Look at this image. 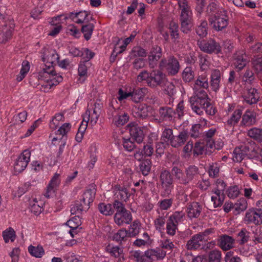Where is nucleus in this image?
<instances>
[{"label": "nucleus", "instance_id": "bb28decb", "mask_svg": "<svg viewBox=\"0 0 262 262\" xmlns=\"http://www.w3.org/2000/svg\"><path fill=\"white\" fill-rule=\"evenodd\" d=\"M147 92V89L145 88H137L130 92V100L138 103L143 100L145 94Z\"/></svg>", "mask_w": 262, "mask_h": 262}, {"label": "nucleus", "instance_id": "864d4df0", "mask_svg": "<svg viewBox=\"0 0 262 262\" xmlns=\"http://www.w3.org/2000/svg\"><path fill=\"white\" fill-rule=\"evenodd\" d=\"M98 209L102 214L105 215H110L114 213L112 205L110 204L100 203L98 205Z\"/></svg>", "mask_w": 262, "mask_h": 262}, {"label": "nucleus", "instance_id": "39448f33", "mask_svg": "<svg viewBox=\"0 0 262 262\" xmlns=\"http://www.w3.org/2000/svg\"><path fill=\"white\" fill-rule=\"evenodd\" d=\"M159 67L161 70H165L168 75L173 76L179 72L180 66L178 59L170 56L167 59H162L160 62Z\"/></svg>", "mask_w": 262, "mask_h": 262}, {"label": "nucleus", "instance_id": "9d476101", "mask_svg": "<svg viewBox=\"0 0 262 262\" xmlns=\"http://www.w3.org/2000/svg\"><path fill=\"white\" fill-rule=\"evenodd\" d=\"M235 239L230 236L223 234L219 236L217 241V246L224 251H227L234 248Z\"/></svg>", "mask_w": 262, "mask_h": 262}, {"label": "nucleus", "instance_id": "c85d7f7f", "mask_svg": "<svg viewBox=\"0 0 262 262\" xmlns=\"http://www.w3.org/2000/svg\"><path fill=\"white\" fill-rule=\"evenodd\" d=\"M152 108L150 106L145 104L140 105L138 107L135 108V117L141 119H145L148 116L149 112L151 110Z\"/></svg>", "mask_w": 262, "mask_h": 262}, {"label": "nucleus", "instance_id": "338daca9", "mask_svg": "<svg viewBox=\"0 0 262 262\" xmlns=\"http://www.w3.org/2000/svg\"><path fill=\"white\" fill-rule=\"evenodd\" d=\"M30 210L35 215L39 214L43 210L42 208L38 204L36 199L33 200L30 203Z\"/></svg>", "mask_w": 262, "mask_h": 262}, {"label": "nucleus", "instance_id": "4d7b16f0", "mask_svg": "<svg viewBox=\"0 0 262 262\" xmlns=\"http://www.w3.org/2000/svg\"><path fill=\"white\" fill-rule=\"evenodd\" d=\"M223 143H222L221 144H220L219 147H216L212 139H206V143L205 144V154L210 155L212 152L211 149L213 148L219 149L223 146Z\"/></svg>", "mask_w": 262, "mask_h": 262}, {"label": "nucleus", "instance_id": "6e6552de", "mask_svg": "<svg viewBox=\"0 0 262 262\" xmlns=\"http://www.w3.org/2000/svg\"><path fill=\"white\" fill-rule=\"evenodd\" d=\"M245 222L247 224L260 225L262 224V212L258 208L249 209L246 213Z\"/></svg>", "mask_w": 262, "mask_h": 262}, {"label": "nucleus", "instance_id": "6e6d98bb", "mask_svg": "<svg viewBox=\"0 0 262 262\" xmlns=\"http://www.w3.org/2000/svg\"><path fill=\"white\" fill-rule=\"evenodd\" d=\"M29 69L30 66L29 62L27 61H24L22 63V68L20 70L19 74L17 77V80L18 81H21L25 77Z\"/></svg>", "mask_w": 262, "mask_h": 262}, {"label": "nucleus", "instance_id": "ea45409f", "mask_svg": "<svg viewBox=\"0 0 262 262\" xmlns=\"http://www.w3.org/2000/svg\"><path fill=\"white\" fill-rule=\"evenodd\" d=\"M195 77V72L192 67H187L182 73V78L186 82L192 81Z\"/></svg>", "mask_w": 262, "mask_h": 262}, {"label": "nucleus", "instance_id": "37998d69", "mask_svg": "<svg viewBox=\"0 0 262 262\" xmlns=\"http://www.w3.org/2000/svg\"><path fill=\"white\" fill-rule=\"evenodd\" d=\"M28 251L30 254L35 257L40 258L45 253L44 250L42 246H33L30 245L28 247Z\"/></svg>", "mask_w": 262, "mask_h": 262}, {"label": "nucleus", "instance_id": "5fc2aeb1", "mask_svg": "<svg viewBox=\"0 0 262 262\" xmlns=\"http://www.w3.org/2000/svg\"><path fill=\"white\" fill-rule=\"evenodd\" d=\"M140 231V223L139 222L135 221L130 225L129 229L127 231L128 236L134 237L136 236Z\"/></svg>", "mask_w": 262, "mask_h": 262}, {"label": "nucleus", "instance_id": "a19ab883", "mask_svg": "<svg viewBox=\"0 0 262 262\" xmlns=\"http://www.w3.org/2000/svg\"><path fill=\"white\" fill-rule=\"evenodd\" d=\"M242 115V111L240 109L236 110L231 117L227 120V124L230 126H233L236 124Z\"/></svg>", "mask_w": 262, "mask_h": 262}, {"label": "nucleus", "instance_id": "f03ea898", "mask_svg": "<svg viewBox=\"0 0 262 262\" xmlns=\"http://www.w3.org/2000/svg\"><path fill=\"white\" fill-rule=\"evenodd\" d=\"M178 5L181 31L188 34L191 31L193 27V14L190 6L187 0H178Z\"/></svg>", "mask_w": 262, "mask_h": 262}, {"label": "nucleus", "instance_id": "f257e3e1", "mask_svg": "<svg viewBox=\"0 0 262 262\" xmlns=\"http://www.w3.org/2000/svg\"><path fill=\"white\" fill-rule=\"evenodd\" d=\"M42 58L44 62L47 60L49 63V65L46 64L45 65V67L42 68L40 73H42L45 77L49 78L47 80V83L43 84V86L45 89H50L53 86L57 85L62 81V77L56 73L53 66L54 64L58 62L59 57L55 51H52L49 55H46L43 53Z\"/></svg>", "mask_w": 262, "mask_h": 262}, {"label": "nucleus", "instance_id": "cd10ccee", "mask_svg": "<svg viewBox=\"0 0 262 262\" xmlns=\"http://www.w3.org/2000/svg\"><path fill=\"white\" fill-rule=\"evenodd\" d=\"M221 72L218 70H214L211 74L210 85L213 91L216 92L220 88Z\"/></svg>", "mask_w": 262, "mask_h": 262}, {"label": "nucleus", "instance_id": "c756f323", "mask_svg": "<svg viewBox=\"0 0 262 262\" xmlns=\"http://www.w3.org/2000/svg\"><path fill=\"white\" fill-rule=\"evenodd\" d=\"M107 251L117 259L115 262H123L124 258L123 249L119 247H107Z\"/></svg>", "mask_w": 262, "mask_h": 262}, {"label": "nucleus", "instance_id": "20e7f679", "mask_svg": "<svg viewBox=\"0 0 262 262\" xmlns=\"http://www.w3.org/2000/svg\"><path fill=\"white\" fill-rule=\"evenodd\" d=\"M185 213L182 211L174 212L171 215L166 222V233L170 236L176 234L178 230V226L183 221Z\"/></svg>", "mask_w": 262, "mask_h": 262}, {"label": "nucleus", "instance_id": "3c124183", "mask_svg": "<svg viewBox=\"0 0 262 262\" xmlns=\"http://www.w3.org/2000/svg\"><path fill=\"white\" fill-rule=\"evenodd\" d=\"M94 25L93 24H88L84 25L81 28V32L84 34V37L86 40L90 39L92 34Z\"/></svg>", "mask_w": 262, "mask_h": 262}, {"label": "nucleus", "instance_id": "4be33fe9", "mask_svg": "<svg viewBox=\"0 0 262 262\" xmlns=\"http://www.w3.org/2000/svg\"><path fill=\"white\" fill-rule=\"evenodd\" d=\"M248 62L247 56L245 52H238L234 55V65L239 71L242 70Z\"/></svg>", "mask_w": 262, "mask_h": 262}, {"label": "nucleus", "instance_id": "f8f14e48", "mask_svg": "<svg viewBox=\"0 0 262 262\" xmlns=\"http://www.w3.org/2000/svg\"><path fill=\"white\" fill-rule=\"evenodd\" d=\"M102 104L100 102H95L92 107L88 108L85 113H90V124L94 125L96 124L101 113Z\"/></svg>", "mask_w": 262, "mask_h": 262}, {"label": "nucleus", "instance_id": "9b49d317", "mask_svg": "<svg viewBox=\"0 0 262 262\" xmlns=\"http://www.w3.org/2000/svg\"><path fill=\"white\" fill-rule=\"evenodd\" d=\"M59 177L60 174L56 173L51 179L44 193L46 198H49L54 194L60 183Z\"/></svg>", "mask_w": 262, "mask_h": 262}, {"label": "nucleus", "instance_id": "a878e982", "mask_svg": "<svg viewBox=\"0 0 262 262\" xmlns=\"http://www.w3.org/2000/svg\"><path fill=\"white\" fill-rule=\"evenodd\" d=\"M202 211L201 206L197 202L189 204L187 208V214L189 218H198Z\"/></svg>", "mask_w": 262, "mask_h": 262}, {"label": "nucleus", "instance_id": "0e129e2a", "mask_svg": "<svg viewBox=\"0 0 262 262\" xmlns=\"http://www.w3.org/2000/svg\"><path fill=\"white\" fill-rule=\"evenodd\" d=\"M89 122L90 123V113L88 112L83 115V120L79 127L78 131L80 132V133H84Z\"/></svg>", "mask_w": 262, "mask_h": 262}, {"label": "nucleus", "instance_id": "13d9d810", "mask_svg": "<svg viewBox=\"0 0 262 262\" xmlns=\"http://www.w3.org/2000/svg\"><path fill=\"white\" fill-rule=\"evenodd\" d=\"M247 208V203L246 200L244 198L238 200L233 206V208H234V209L237 211V214L246 210Z\"/></svg>", "mask_w": 262, "mask_h": 262}, {"label": "nucleus", "instance_id": "ddd939ff", "mask_svg": "<svg viewBox=\"0 0 262 262\" xmlns=\"http://www.w3.org/2000/svg\"><path fill=\"white\" fill-rule=\"evenodd\" d=\"M165 80L164 75L161 72L159 71H153L150 73L148 85L153 88L157 87L158 85L162 86Z\"/></svg>", "mask_w": 262, "mask_h": 262}, {"label": "nucleus", "instance_id": "5701e85b", "mask_svg": "<svg viewBox=\"0 0 262 262\" xmlns=\"http://www.w3.org/2000/svg\"><path fill=\"white\" fill-rule=\"evenodd\" d=\"M244 100L249 104H253L257 103L259 96L257 90L255 88L248 89L246 93L244 96Z\"/></svg>", "mask_w": 262, "mask_h": 262}, {"label": "nucleus", "instance_id": "2eb2a0df", "mask_svg": "<svg viewBox=\"0 0 262 262\" xmlns=\"http://www.w3.org/2000/svg\"><path fill=\"white\" fill-rule=\"evenodd\" d=\"M129 134L132 140L135 141L138 144L141 143L144 139V135L141 128L137 125L129 124Z\"/></svg>", "mask_w": 262, "mask_h": 262}, {"label": "nucleus", "instance_id": "7c9ffc66", "mask_svg": "<svg viewBox=\"0 0 262 262\" xmlns=\"http://www.w3.org/2000/svg\"><path fill=\"white\" fill-rule=\"evenodd\" d=\"M251 65L255 74L258 77L262 73V57L259 55L254 56L251 60Z\"/></svg>", "mask_w": 262, "mask_h": 262}, {"label": "nucleus", "instance_id": "412c9836", "mask_svg": "<svg viewBox=\"0 0 262 262\" xmlns=\"http://www.w3.org/2000/svg\"><path fill=\"white\" fill-rule=\"evenodd\" d=\"M198 234H195L192 236L186 244V248L188 250H196L201 248L205 242Z\"/></svg>", "mask_w": 262, "mask_h": 262}, {"label": "nucleus", "instance_id": "774afa93", "mask_svg": "<svg viewBox=\"0 0 262 262\" xmlns=\"http://www.w3.org/2000/svg\"><path fill=\"white\" fill-rule=\"evenodd\" d=\"M13 30L14 25L10 26L9 28L6 27V28L3 30V33L2 34L3 42H6L11 38Z\"/></svg>", "mask_w": 262, "mask_h": 262}, {"label": "nucleus", "instance_id": "58836bf2", "mask_svg": "<svg viewBox=\"0 0 262 262\" xmlns=\"http://www.w3.org/2000/svg\"><path fill=\"white\" fill-rule=\"evenodd\" d=\"M209 86L208 78L206 75L199 76L194 84V90H197L200 88L207 89Z\"/></svg>", "mask_w": 262, "mask_h": 262}, {"label": "nucleus", "instance_id": "dca6fc26", "mask_svg": "<svg viewBox=\"0 0 262 262\" xmlns=\"http://www.w3.org/2000/svg\"><path fill=\"white\" fill-rule=\"evenodd\" d=\"M199 174V169L194 165L189 166L185 170L183 176V185H187Z\"/></svg>", "mask_w": 262, "mask_h": 262}, {"label": "nucleus", "instance_id": "49530a36", "mask_svg": "<svg viewBox=\"0 0 262 262\" xmlns=\"http://www.w3.org/2000/svg\"><path fill=\"white\" fill-rule=\"evenodd\" d=\"M250 233L245 228L242 229L237 234V239L240 245H243L247 243L249 238Z\"/></svg>", "mask_w": 262, "mask_h": 262}, {"label": "nucleus", "instance_id": "6ab92c4d", "mask_svg": "<svg viewBox=\"0 0 262 262\" xmlns=\"http://www.w3.org/2000/svg\"><path fill=\"white\" fill-rule=\"evenodd\" d=\"M255 113L250 110H247L242 118L241 125L244 126H250L256 123Z\"/></svg>", "mask_w": 262, "mask_h": 262}, {"label": "nucleus", "instance_id": "4468645a", "mask_svg": "<svg viewBox=\"0 0 262 262\" xmlns=\"http://www.w3.org/2000/svg\"><path fill=\"white\" fill-rule=\"evenodd\" d=\"M162 56V49L158 46H152L148 54L149 66L154 68Z\"/></svg>", "mask_w": 262, "mask_h": 262}, {"label": "nucleus", "instance_id": "c9c22d12", "mask_svg": "<svg viewBox=\"0 0 262 262\" xmlns=\"http://www.w3.org/2000/svg\"><path fill=\"white\" fill-rule=\"evenodd\" d=\"M169 29L170 36L175 43L179 42L180 34L178 24L174 21H171L169 25Z\"/></svg>", "mask_w": 262, "mask_h": 262}, {"label": "nucleus", "instance_id": "c03bdc74", "mask_svg": "<svg viewBox=\"0 0 262 262\" xmlns=\"http://www.w3.org/2000/svg\"><path fill=\"white\" fill-rule=\"evenodd\" d=\"M3 236L5 243H7L10 240L11 242H14L16 234L14 229L11 227L3 232Z\"/></svg>", "mask_w": 262, "mask_h": 262}, {"label": "nucleus", "instance_id": "e2e57ef3", "mask_svg": "<svg viewBox=\"0 0 262 262\" xmlns=\"http://www.w3.org/2000/svg\"><path fill=\"white\" fill-rule=\"evenodd\" d=\"M207 23L205 20L202 21L201 24L197 27L195 31L196 34L201 37H204L207 35Z\"/></svg>", "mask_w": 262, "mask_h": 262}, {"label": "nucleus", "instance_id": "8fccbe9b", "mask_svg": "<svg viewBox=\"0 0 262 262\" xmlns=\"http://www.w3.org/2000/svg\"><path fill=\"white\" fill-rule=\"evenodd\" d=\"M77 19L75 20V22L77 24H82L93 19L92 17H91L90 19H89V13L85 11L77 12Z\"/></svg>", "mask_w": 262, "mask_h": 262}, {"label": "nucleus", "instance_id": "b1692460", "mask_svg": "<svg viewBox=\"0 0 262 262\" xmlns=\"http://www.w3.org/2000/svg\"><path fill=\"white\" fill-rule=\"evenodd\" d=\"M208 101L196 99L195 98H190V102L192 110L198 115L203 114Z\"/></svg>", "mask_w": 262, "mask_h": 262}, {"label": "nucleus", "instance_id": "423d86ee", "mask_svg": "<svg viewBox=\"0 0 262 262\" xmlns=\"http://www.w3.org/2000/svg\"><path fill=\"white\" fill-rule=\"evenodd\" d=\"M197 45L202 51L208 54L218 53L221 51V48L219 43L212 39L198 40Z\"/></svg>", "mask_w": 262, "mask_h": 262}, {"label": "nucleus", "instance_id": "7ed1b4c3", "mask_svg": "<svg viewBox=\"0 0 262 262\" xmlns=\"http://www.w3.org/2000/svg\"><path fill=\"white\" fill-rule=\"evenodd\" d=\"M160 182L161 186V195H169L173 189V178L170 172L167 170H162L160 174Z\"/></svg>", "mask_w": 262, "mask_h": 262}, {"label": "nucleus", "instance_id": "4c0bfd02", "mask_svg": "<svg viewBox=\"0 0 262 262\" xmlns=\"http://www.w3.org/2000/svg\"><path fill=\"white\" fill-rule=\"evenodd\" d=\"M128 120L129 116L127 113H120L113 117L112 122L115 125L119 126L125 124Z\"/></svg>", "mask_w": 262, "mask_h": 262}, {"label": "nucleus", "instance_id": "aec40b11", "mask_svg": "<svg viewBox=\"0 0 262 262\" xmlns=\"http://www.w3.org/2000/svg\"><path fill=\"white\" fill-rule=\"evenodd\" d=\"M188 137L189 136L186 131L181 132L179 135L172 137L170 144L174 147H179L186 142Z\"/></svg>", "mask_w": 262, "mask_h": 262}, {"label": "nucleus", "instance_id": "680f3d73", "mask_svg": "<svg viewBox=\"0 0 262 262\" xmlns=\"http://www.w3.org/2000/svg\"><path fill=\"white\" fill-rule=\"evenodd\" d=\"M71 212L72 214H76L81 213L82 210L86 208L81 202L76 201L71 205Z\"/></svg>", "mask_w": 262, "mask_h": 262}, {"label": "nucleus", "instance_id": "79ce46f5", "mask_svg": "<svg viewBox=\"0 0 262 262\" xmlns=\"http://www.w3.org/2000/svg\"><path fill=\"white\" fill-rule=\"evenodd\" d=\"M242 79V81L245 83L252 84L255 81L256 78L253 71L250 69H247L244 72Z\"/></svg>", "mask_w": 262, "mask_h": 262}, {"label": "nucleus", "instance_id": "1a4fd4ad", "mask_svg": "<svg viewBox=\"0 0 262 262\" xmlns=\"http://www.w3.org/2000/svg\"><path fill=\"white\" fill-rule=\"evenodd\" d=\"M222 17L218 15H214L209 18V23L212 27L216 31H221L226 28L228 24V19Z\"/></svg>", "mask_w": 262, "mask_h": 262}, {"label": "nucleus", "instance_id": "72a5a7b5", "mask_svg": "<svg viewBox=\"0 0 262 262\" xmlns=\"http://www.w3.org/2000/svg\"><path fill=\"white\" fill-rule=\"evenodd\" d=\"M95 191L94 190H88L83 194L81 202L85 207L86 209L89 207L90 203L93 202L95 198Z\"/></svg>", "mask_w": 262, "mask_h": 262}, {"label": "nucleus", "instance_id": "052dcab7", "mask_svg": "<svg viewBox=\"0 0 262 262\" xmlns=\"http://www.w3.org/2000/svg\"><path fill=\"white\" fill-rule=\"evenodd\" d=\"M127 236V231L125 229H122L114 235L113 239L117 242L121 243L122 241L126 240Z\"/></svg>", "mask_w": 262, "mask_h": 262}, {"label": "nucleus", "instance_id": "bf43d9fd", "mask_svg": "<svg viewBox=\"0 0 262 262\" xmlns=\"http://www.w3.org/2000/svg\"><path fill=\"white\" fill-rule=\"evenodd\" d=\"M161 249H163L166 254L170 253L172 250L175 248V246L170 239H165L161 242L160 245Z\"/></svg>", "mask_w": 262, "mask_h": 262}, {"label": "nucleus", "instance_id": "393cba45", "mask_svg": "<svg viewBox=\"0 0 262 262\" xmlns=\"http://www.w3.org/2000/svg\"><path fill=\"white\" fill-rule=\"evenodd\" d=\"M160 118L163 121H171L176 112L170 107H161L159 110Z\"/></svg>", "mask_w": 262, "mask_h": 262}, {"label": "nucleus", "instance_id": "de8ad7c7", "mask_svg": "<svg viewBox=\"0 0 262 262\" xmlns=\"http://www.w3.org/2000/svg\"><path fill=\"white\" fill-rule=\"evenodd\" d=\"M151 162L148 159L142 160L139 165L140 170L144 176L148 174L151 169Z\"/></svg>", "mask_w": 262, "mask_h": 262}, {"label": "nucleus", "instance_id": "f3484780", "mask_svg": "<svg viewBox=\"0 0 262 262\" xmlns=\"http://www.w3.org/2000/svg\"><path fill=\"white\" fill-rule=\"evenodd\" d=\"M114 221L119 226L124 224H129L132 221V216L128 211L123 212H116L114 215Z\"/></svg>", "mask_w": 262, "mask_h": 262}, {"label": "nucleus", "instance_id": "0eeeda50", "mask_svg": "<svg viewBox=\"0 0 262 262\" xmlns=\"http://www.w3.org/2000/svg\"><path fill=\"white\" fill-rule=\"evenodd\" d=\"M31 152L28 150H25L16 159L14 168L16 172H21L26 168L30 161Z\"/></svg>", "mask_w": 262, "mask_h": 262}, {"label": "nucleus", "instance_id": "e433bc0d", "mask_svg": "<svg viewBox=\"0 0 262 262\" xmlns=\"http://www.w3.org/2000/svg\"><path fill=\"white\" fill-rule=\"evenodd\" d=\"M215 194L214 196H211V201L213 203L214 208L221 206L224 201L225 195L220 190H214L212 191Z\"/></svg>", "mask_w": 262, "mask_h": 262}, {"label": "nucleus", "instance_id": "f704fd0d", "mask_svg": "<svg viewBox=\"0 0 262 262\" xmlns=\"http://www.w3.org/2000/svg\"><path fill=\"white\" fill-rule=\"evenodd\" d=\"M95 191L94 190H88L83 194L81 202L85 207L86 209L89 207L90 203L93 202L95 198Z\"/></svg>", "mask_w": 262, "mask_h": 262}, {"label": "nucleus", "instance_id": "69168bd1", "mask_svg": "<svg viewBox=\"0 0 262 262\" xmlns=\"http://www.w3.org/2000/svg\"><path fill=\"white\" fill-rule=\"evenodd\" d=\"M171 171L179 183L183 185L184 173L182 170L178 167L174 166L172 168Z\"/></svg>", "mask_w": 262, "mask_h": 262}, {"label": "nucleus", "instance_id": "2f4dec72", "mask_svg": "<svg viewBox=\"0 0 262 262\" xmlns=\"http://www.w3.org/2000/svg\"><path fill=\"white\" fill-rule=\"evenodd\" d=\"M114 195L116 199V200L126 202L130 196V194L126 188L119 186L116 189Z\"/></svg>", "mask_w": 262, "mask_h": 262}, {"label": "nucleus", "instance_id": "a18cd8bd", "mask_svg": "<svg viewBox=\"0 0 262 262\" xmlns=\"http://www.w3.org/2000/svg\"><path fill=\"white\" fill-rule=\"evenodd\" d=\"M247 135L257 142H259L262 136V128L253 127L248 130Z\"/></svg>", "mask_w": 262, "mask_h": 262}, {"label": "nucleus", "instance_id": "473e14b6", "mask_svg": "<svg viewBox=\"0 0 262 262\" xmlns=\"http://www.w3.org/2000/svg\"><path fill=\"white\" fill-rule=\"evenodd\" d=\"M95 191L94 190H88L83 194L81 202L85 207L86 209L89 207L90 203L93 202L95 198Z\"/></svg>", "mask_w": 262, "mask_h": 262}, {"label": "nucleus", "instance_id": "09e8293b", "mask_svg": "<svg viewBox=\"0 0 262 262\" xmlns=\"http://www.w3.org/2000/svg\"><path fill=\"white\" fill-rule=\"evenodd\" d=\"M161 86H163L165 93L171 96L176 93V86L173 82L164 81Z\"/></svg>", "mask_w": 262, "mask_h": 262}, {"label": "nucleus", "instance_id": "a211bd4d", "mask_svg": "<svg viewBox=\"0 0 262 262\" xmlns=\"http://www.w3.org/2000/svg\"><path fill=\"white\" fill-rule=\"evenodd\" d=\"M166 255V252L161 248L148 249L145 251V256L152 260L163 259Z\"/></svg>", "mask_w": 262, "mask_h": 262}, {"label": "nucleus", "instance_id": "603ef678", "mask_svg": "<svg viewBox=\"0 0 262 262\" xmlns=\"http://www.w3.org/2000/svg\"><path fill=\"white\" fill-rule=\"evenodd\" d=\"M222 253L219 250H213L208 254V262H221Z\"/></svg>", "mask_w": 262, "mask_h": 262}]
</instances>
